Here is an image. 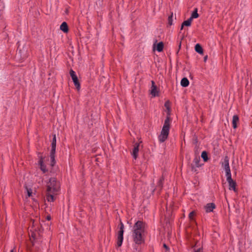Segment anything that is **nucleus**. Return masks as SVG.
<instances>
[{
	"instance_id": "nucleus-17",
	"label": "nucleus",
	"mask_w": 252,
	"mask_h": 252,
	"mask_svg": "<svg viewBox=\"0 0 252 252\" xmlns=\"http://www.w3.org/2000/svg\"><path fill=\"white\" fill-rule=\"evenodd\" d=\"M181 85L184 87H186L189 85V81L187 78H183L181 81Z\"/></svg>"
},
{
	"instance_id": "nucleus-24",
	"label": "nucleus",
	"mask_w": 252,
	"mask_h": 252,
	"mask_svg": "<svg viewBox=\"0 0 252 252\" xmlns=\"http://www.w3.org/2000/svg\"><path fill=\"white\" fill-rule=\"evenodd\" d=\"M168 24L169 26H171L173 24V14L168 17Z\"/></svg>"
},
{
	"instance_id": "nucleus-2",
	"label": "nucleus",
	"mask_w": 252,
	"mask_h": 252,
	"mask_svg": "<svg viewBox=\"0 0 252 252\" xmlns=\"http://www.w3.org/2000/svg\"><path fill=\"white\" fill-rule=\"evenodd\" d=\"M145 229V223L142 221H137L133 226V238L137 244H141L144 241L143 233Z\"/></svg>"
},
{
	"instance_id": "nucleus-1",
	"label": "nucleus",
	"mask_w": 252,
	"mask_h": 252,
	"mask_svg": "<svg viewBox=\"0 0 252 252\" xmlns=\"http://www.w3.org/2000/svg\"><path fill=\"white\" fill-rule=\"evenodd\" d=\"M60 188V183L56 178H51L47 183L46 199L48 201H54V195L58 193Z\"/></svg>"
},
{
	"instance_id": "nucleus-14",
	"label": "nucleus",
	"mask_w": 252,
	"mask_h": 252,
	"mask_svg": "<svg viewBox=\"0 0 252 252\" xmlns=\"http://www.w3.org/2000/svg\"><path fill=\"white\" fill-rule=\"evenodd\" d=\"M191 18H190L187 20L185 21L181 25L180 31H182L183 29L184 26H190L191 25Z\"/></svg>"
},
{
	"instance_id": "nucleus-5",
	"label": "nucleus",
	"mask_w": 252,
	"mask_h": 252,
	"mask_svg": "<svg viewBox=\"0 0 252 252\" xmlns=\"http://www.w3.org/2000/svg\"><path fill=\"white\" fill-rule=\"evenodd\" d=\"M124 225L121 221L119 224V231L118 234V238H117V245L118 247H120L122 246L123 241V234H124Z\"/></svg>"
},
{
	"instance_id": "nucleus-11",
	"label": "nucleus",
	"mask_w": 252,
	"mask_h": 252,
	"mask_svg": "<svg viewBox=\"0 0 252 252\" xmlns=\"http://www.w3.org/2000/svg\"><path fill=\"white\" fill-rule=\"evenodd\" d=\"M222 166L225 170H227V169H230L229 164V158L227 156L225 157L224 158V161L222 163Z\"/></svg>"
},
{
	"instance_id": "nucleus-31",
	"label": "nucleus",
	"mask_w": 252,
	"mask_h": 252,
	"mask_svg": "<svg viewBox=\"0 0 252 252\" xmlns=\"http://www.w3.org/2000/svg\"><path fill=\"white\" fill-rule=\"evenodd\" d=\"M47 219L48 220H50V219H51V217H50V216H48V217H47Z\"/></svg>"
},
{
	"instance_id": "nucleus-29",
	"label": "nucleus",
	"mask_w": 252,
	"mask_h": 252,
	"mask_svg": "<svg viewBox=\"0 0 252 252\" xmlns=\"http://www.w3.org/2000/svg\"><path fill=\"white\" fill-rule=\"evenodd\" d=\"M164 106L168 110L169 109V102L168 101L165 103Z\"/></svg>"
},
{
	"instance_id": "nucleus-13",
	"label": "nucleus",
	"mask_w": 252,
	"mask_h": 252,
	"mask_svg": "<svg viewBox=\"0 0 252 252\" xmlns=\"http://www.w3.org/2000/svg\"><path fill=\"white\" fill-rule=\"evenodd\" d=\"M200 158L199 156H195L194 158L193 162L194 163V165L196 167H199L202 166V164L200 163Z\"/></svg>"
},
{
	"instance_id": "nucleus-10",
	"label": "nucleus",
	"mask_w": 252,
	"mask_h": 252,
	"mask_svg": "<svg viewBox=\"0 0 252 252\" xmlns=\"http://www.w3.org/2000/svg\"><path fill=\"white\" fill-rule=\"evenodd\" d=\"M216 207V205L213 203H210L207 204L205 206V209L207 213L212 212L213 209Z\"/></svg>"
},
{
	"instance_id": "nucleus-16",
	"label": "nucleus",
	"mask_w": 252,
	"mask_h": 252,
	"mask_svg": "<svg viewBox=\"0 0 252 252\" xmlns=\"http://www.w3.org/2000/svg\"><path fill=\"white\" fill-rule=\"evenodd\" d=\"M39 164L40 165V169L44 172L45 173L47 171V170L46 169V166L44 164L43 159L41 158L39 160Z\"/></svg>"
},
{
	"instance_id": "nucleus-23",
	"label": "nucleus",
	"mask_w": 252,
	"mask_h": 252,
	"mask_svg": "<svg viewBox=\"0 0 252 252\" xmlns=\"http://www.w3.org/2000/svg\"><path fill=\"white\" fill-rule=\"evenodd\" d=\"M226 173V176L227 177L226 180H230L231 178V174L230 169H227V170H225Z\"/></svg>"
},
{
	"instance_id": "nucleus-26",
	"label": "nucleus",
	"mask_w": 252,
	"mask_h": 252,
	"mask_svg": "<svg viewBox=\"0 0 252 252\" xmlns=\"http://www.w3.org/2000/svg\"><path fill=\"white\" fill-rule=\"evenodd\" d=\"M163 247L164 249V251H163V252H168L169 251V247L165 244H164L163 245Z\"/></svg>"
},
{
	"instance_id": "nucleus-8",
	"label": "nucleus",
	"mask_w": 252,
	"mask_h": 252,
	"mask_svg": "<svg viewBox=\"0 0 252 252\" xmlns=\"http://www.w3.org/2000/svg\"><path fill=\"white\" fill-rule=\"evenodd\" d=\"M151 94L156 96L158 95V91L157 87L155 85V83L154 81H152V87L151 90Z\"/></svg>"
},
{
	"instance_id": "nucleus-4",
	"label": "nucleus",
	"mask_w": 252,
	"mask_h": 252,
	"mask_svg": "<svg viewBox=\"0 0 252 252\" xmlns=\"http://www.w3.org/2000/svg\"><path fill=\"white\" fill-rule=\"evenodd\" d=\"M51 145L52 149L50 153L51 165L52 166H53L56 162L55 159V155L56 152V137L55 134L53 135Z\"/></svg>"
},
{
	"instance_id": "nucleus-30",
	"label": "nucleus",
	"mask_w": 252,
	"mask_h": 252,
	"mask_svg": "<svg viewBox=\"0 0 252 252\" xmlns=\"http://www.w3.org/2000/svg\"><path fill=\"white\" fill-rule=\"evenodd\" d=\"M207 56H205V57L204 58V61H206V60H207Z\"/></svg>"
},
{
	"instance_id": "nucleus-7",
	"label": "nucleus",
	"mask_w": 252,
	"mask_h": 252,
	"mask_svg": "<svg viewBox=\"0 0 252 252\" xmlns=\"http://www.w3.org/2000/svg\"><path fill=\"white\" fill-rule=\"evenodd\" d=\"M140 143H135L134 145L132 155L134 159H136L138 157V153L139 150Z\"/></svg>"
},
{
	"instance_id": "nucleus-9",
	"label": "nucleus",
	"mask_w": 252,
	"mask_h": 252,
	"mask_svg": "<svg viewBox=\"0 0 252 252\" xmlns=\"http://www.w3.org/2000/svg\"><path fill=\"white\" fill-rule=\"evenodd\" d=\"M227 181L228 182L229 184V189L230 190H233L234 191H236V182L232 179L231 178L230 180H227Z\"/></svg>"
},
{
	"instance_id": "nucleus-12",
	"label": "nucleus",
	"mask_w": 252,
	"mask_h": 252,
	"mask_svg": "<svg viewBox=\"0 0 252 252\" xmlns=\"http://www.w3.org/2000/svg\"><path fill=\"white\" fill-rule=\"evenodd\" d=\"M239 119L237 115H234L232 120V126L234 128H236L237 127V123L239 122Z\"/></svg>"
},
{
	"instance_id": "nucleus-27",
	"label": "nucleus",
	"mask_w": 252,
	"mask_h": 252,
	"mask_svg": "<svg viewBox=\"0 0 252 252\" xmlns=\"http://www.w3.org/2000/svg\"><path fill=\"white\" fill-rule=\"evenodd\" d=\"M28 195L29 197H30L32 196V190L31 189H27Z\"/></svg>"
},
{
	"instance_id": "nucleus-3",
	"label": "nucleus",
	"mask_w": 252,
	"mask_h": 252,
	"mask_svg": "<svg viewBox=\"0 0 252 252\" xmlns=\"http://www.w3.org/2000/svg\"><path fill=\"white\" fill-rule=\"evenodd\" d=\"M170 117L169 116H167L164 121L160 134L158 137V140L161 143L164 142L168 137L170 127Z\"/></svg>"
},
{
	"instance_id": "nucleus-18",
	"label": "nucleus",
	"mask_w": 252,
	"mask_h": 252,
	"mask_svg": "<svg viewBox=\"0 0 252 252\" xmlns=\"http://www.w3.org/2000/svg\"><path fill=\"white\" fill-rule=\"evenodd\" d=\"M195 50L196 52L200 54H202L203 53V50L199 44H197L195 45Z\"/></svg>"
},
{
	"instance_id": "nucleus-25",
	"label": "nucleus",
	"mask_w": 252,
	"mask_h": 252,
	"mask_svg": "<svg viewBox=\"0 0 252 252\" xmlns=\"http://www.w3.org/2000/svg\"><path fill=\"white\" fill-rule=\"evenodd\" d=\"M194 215L195 212L194 211H192L189 213V217L190 220H193V217Z\"/></svg>"
},
{
	"instance_id": "nucleus-21",
	"label": "nucleus",
	"mask_w": 252,
	"mask_h": 252,
	"mask_svg": "<svg viewBox=\"0 0 252 252\" xmlns=\"http://www.w3.org/2000/svg\"><path fill=\"white\" fill-rule=\"evenodd\" d=\"M163 42H160L159 43H158V44H157V50L158 51V52H161L163 50Z\"/></svg>"
},
{
	"instance_id": "nucleus-20",
	"label": "nucleus",
	"mask_w": 252,
	"mask_h": 252,
	"mask_svg": "<svg viewBox=\"0 0 252 252\" xmlns=\"http://www.w3.org/2000/svg\"><path fill=\"white\" fill-rule=\"evenodd\" d=\"M201 156L205 162H206L208 161L209 158L208 157V154H207V152H206V151L202 152Z\"/></svg>"
},
{
	"instance_id": "nucleus-15",
	"label": "nucleus",
	"mask_w": 252,
	"mask_h": 252,
	"mask_svg": "<svg viewBox=\"0 0 252 252\" xmlns=\"http://www.w3.org/2000/svg\"><path fill=\"white\" fill-rule=\"evenodd\" d=\"M60 29L64 32H68V26L66 22H64L61 24Z\"/></svg>"
},
{
	"instance_id": "nucleus-28",
	"label": "nucleus",
	"mask_w": 252,
	"mask_h": 252,
	"mask_svg": "<svg viewBox=\"0 0 252 252\" xmlns=\"http://www.w3.org/2000/svg\"><path fill=\"white\" fill-rule=\"evenodd\" d=\"M190 166H191V171H194V172H196L197 171L196 167H195V166L194 165H193V164H191Z\"/></svg>"
},
{
	"instance_id": "nucleus-22",
	"label": "nucleus",
	"mask_w": 252,
	"mask_h": 252,
	"mask_svg": "<svg viewBox=\"0 0 252 252\" xmlns=\"http://www.w3.org/2000/svg\"><path fill=\"white\" fill-rule=\"evenodd\" d=\"M198 16L199 15L197 13V9L195 8L192 12L191 16L190 17V18H191V20H192L193 18H197L198 17Z\"/></svg>"
},
{
	"instance_id": "nucleus-6",
	"label": "nucleus",
	"mask_w": 252,
	"mask_h": 252,
	"mask_svg": "<svg viewBox=\"0 0 252 252\" xmlns=\"http://www.w3.org/2000/svg\"><path fill=\"white\" fill-rule=\"evenodd\" d=\"M69 73L75 86L76 87V89L79 90L80 89V84L78 81L77 76L76 75L75 72L72 69H70Z\"/></svg>"
},
{
	"instance_id": "nucleus-19",
	"label": "nucleus",
	"mask_w": 252,
	"mask_h": 252,
	"mask_svg": "<svg viewBox=\"0 0 252 252\" xmlns=\"http://www.w3.org/2000/svg\"><path fill=\"white\" fill-rule=\"evenodd\" d=\"M163 181L164 178L163 177H161L158 183V185L157 186V189L158 188L159 190L162 189Z\"/></svg>"
},
{
	"instance_id": "nucleus-32",
	"label": "nucleus",
	"mask_w": 252,
	"mask_h": 252,
	"mask_svg": "<svg viewBox=\"0 0 252 252\" xmlns=\"http://www.w3.org/2000/svg\"><path fill=\"white\" fill-rule=\"evenodd\" d=\"M10 252H15L14 251V249H13V250H11L10 251Z\"/></svg>"
}]
</instances>
